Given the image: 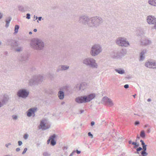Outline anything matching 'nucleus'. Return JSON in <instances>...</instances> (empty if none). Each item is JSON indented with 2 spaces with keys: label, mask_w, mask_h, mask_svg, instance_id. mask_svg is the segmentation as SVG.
<instances>
[{
  "label": "nucleus",
  "mask_w": 156,
  "mask_h": 156,
  "mask_svg": "<svg viewBox=\"0 0 156 156\" xmlns=\"http://www.w3.org/2000/svg\"><path fill=\"white\" fill-rule=\"evenodd\" d=\"M51 154L48 153L47 152H45L43 153V156H50Z\"/></svg>",
  "instance_id": "nucleus-39"
},
{
  "label": "nucleus",
  "mask_w": 156,
  "mask_h": 156,
  "mask_svg": "<svg viewBox=\"0 0 156 156\" xmlns=\"http://www.w3.org/2000/svg\"><path fill=\"white\" fill-rule=\"evenodd\" d=\"M11 145V143H8L7 144H5V146L7 148H9V146L10 145Z\"/></svg>",
  "instance_id": "nucleus-51"
},
{
  "label": "nucleus",
  "mask_w": 156,
  "mask_h": 156,
  "mask_svg": "<svg viewBox=\"0 0 156 156\" xmlns=\"http://www.w3.org/2000/svg\"><path fill=\"white\" fill-rule=\"evenodd\" d=\"M28 56L27 54H21L19 58V60L21 62L27 61L28 60Z\"/></svg>",
  "instance_id": "nucleus-17"
},
{
  "label": "nucleus",
  "mask_w": 156,
  "mask_h": 156,
  "mask_svg": "<svg viewBox=\"0 0 156 156\" xmlns=\"http://www.w3.org/2000/svg\"><path fill=\"white\" fill-rule=\"evenodd\" d=\"M80 84H78L76 85L74 87V89L76 91H78L81 90Z\"/></svg>",
  "instance_id": "nucleus-27"
},
{
  "label": "nucleus",
  "mask_w": 156,
  "mask_h": 156,
  "mask_svg": "<svg viewBox=\"0 0 156 156\" xmlns=\"http://www.w3.org/2000/svg\"><path fill=\"white\" fill-rule=\"evenodd\" d=\"M95 97V94L92 93L87 95L78 97L75 98V101L79 104L86 103L90 101L94 98Z\"/></svg>",
  "instance_id": "nucleus-3"
},
{
  "label": "nucleus",
  "mask_w": 156,
  "mask_h": 156,
  "mask_svg": "<svg viewBox=\"0 0 156 156\" xmlns=\"http://www.w3.org/2000/svg\"><path fill=\"white\" fill-rule=\"evenodd\" d=\"M152 63L153 62L148 61L145 63V66L147 67L152 68Z\"/></svg>",
  "instance_id": "nucleus-22"
},
{
  "label": "nucleus",
  "mask_w": 156,
  "mask_h": 156,
  "mask_svg": "<svg viewBox=\"0 0 156 156\" xmlns=\"http://www.w3.org/2000/svg\"><path fill=\"white\" fill-rule=\"evenodd\" d=\"M102 51V48L99 44H95L91 47L90 51V54L93 56L98 55Z\"/></svg>",
  "instance_id": "nucleus-6"
},
{
  "label": "nucleus",
  "mask_w": 156,
  "mask_h": 156,
  "mask_svg": "<svg viewBox=\"0 0 156 156\" xmlns=\"http://www.w3.org/2000/svg\"><path fill=\"white\" fill-rule=\"evenodd\" d=\"M79 22L83 24L87 25L89 27L97 28L103 23L104 20L99 16L89 18L87 16L83 15L80 17Z\"/></svg>",
  "instance_id": "nucleus-1"
},
{
  "label": "nucleus",
  "mask_w": 156,
  "mask_h": 156,
  "mask_svg": "<svg viewBox=\"0 0 156 156\" xmlns=\"http://www.w3.org/2000/svg\"><path fill=\"white\" fill-rule=\"evenodd\" d=\"M82 62L84 65L93 69H97L98 67V65L96 60L91 57L83 58Z\"/></svg>",
  "instance_id": "nucleus-4"
},
{
  "label": "nucleus",
  "mask_w": 156,
  "mask_h": 156,
  "mask_svg": "<svg viewBox=\"0 0 156 156\" xmlns=\"http://www.w3.org/2000/svg\"><path fill=\"white\" fill-rule=\"evenodd\" d=\"M101 103L109 107H112L114 105L112 100L106 96L103 98Z\"/></svg>",
  "instance_id": "nucleus-9"
},
{
  "label": "nucleus",
  "mask_w": 156,
  "mask_h": 156,
  "mask_svg": "<svg viewBox=\"0 0 156 156\" xmlns=\"http://www.w3.org/2000/svg\"><path fill=\"white\" fill-rule=\"evenodd\" d=\"M11 19L12 18L11 17H9L8 19L5 20L6 25L5 27L6 28L8 27L9 26V23L11 21Z\"/></svg>",
  "instance_id": "nucleus-25"
},
{
  "label": "nucleus",
  "mask_w": 156,
  "mask_h": 156,
  "mask_svg": "<svg viewBox=\"0 0 156 156\" xmlns=\"http://www.w3.org/2000/svg\"><path fill=\"white\" fill-rule=\"evenodd\" d=\"M151 99L150 98L148 99L147 100V101L148 102H150L151 101Z\"/></svg>",
  "instance_id": "nucleus-64"
},
{
  "label": "nucleus",
  "mask_w": 156,
  "mask_h": 156,
  "mask_svg": "<svg viewBox=\"0 0 156 156\" xmlns=\"http://www.w3.org/2000/svg\"><path fill=\"white\" fill-rule=\"evenodd\" d=\"M75 152H76V151L75 150L73 151L70 154L69 156H72L73 155L74 153Z\"/></svg>",
  "instance_id": "nucleus-55"
},
{
  "label": "nucleus",
  "mask_w": 156,
  "mask_h": 156,
  "mask_svg": "<svg viewBox=\"0 0 156 156\" xmlns=\"http://www.w3.org/2000/svg\"><path fill=\"white\" fill-rule=\"evenodd\" d=\"M30 45L31 48L34 50H41L44 48V44L42 40L36 38H33L31 40Z\"/></svg>",
  "instance_id": "nucleus-2"
},
{
  "label": "nucleus",
  "mask_w": 156,
  "mask_h": 156,
  "mask_svg": "<svg viewBox=\"0 0 156 156\" xmlns=\"http://www.w3.org/2000/svg\"><path fill=\"white\" fill-rule=\"evenodd\" d=\"M18 145L19 146H21L23 144L22 141L20 140H19L18 141Z\"/></svg>",
  "instance_id": "nucleus-48"
},
{
  "label": "nucleus",
  "mask_w": 156,
  "mask_h": 156,
  "mask_svg": "<svg viewBox=\"0 0 156 156\" xmlns=\"http://www.w3.org/2000/svg\"><path fill=\"white\" fill-rule=\"evenodd\" d=\"M118 52L117 50H115L112 52L111 54V57L114 58H118Z\"/></svg>",
  "instance_id": "nucleus-18"
},
{
  "label": "nucleus",
  "mask_w": 156,
  "mask_h": 156,
  "mask_svg": "<svg viewBox=\"0 0 156 156\" xmlns=\"http://www.w3.org/2000/svg\"><path fill=\"white\" fill-rule=\"evenodd\" d=\"M29 94V91L24 88L19 90L17 93V95L18 97L23 98H26L27 97Z\"/></svg>",
  "instance_id": "nucleus-8"
},
{
  "label": "nucleus",
  "mask_w": 156,
  "mask_h": 156,
  "mask_svg": "<svg viewBox=\"0 0 156 156\" xmlns=\"http://www.w3.org/2000/svg\"><path fill=\"white\" fill-rule=\"evenodd\" d=\"M81 90H84L87 87V85L86 83L83 82L80 84Z\"/></svg>",
  "instance_id": "nucleus-21"
},
{
  "label": "nucleus",
  "mask_w": 156,
  "mask_h": 156,
  "mask_svg": "<svg viewBox=\"0 0 156 156\" xmlns=\"http://www.w3.org/2000/svg\"><path fill=\"white\" fill-rule=\"evenodd\" d=\"M37 19H38V20H37V22L38 23V20L41 21V19H42V17H38L37 16H36V20Z\"/></svg>",
  "instance_id": "nucleus-49"
},
{
  "label": "nucleus",
  "mask_w": 156,
  "mask_h": 156,
  "mask_svg": "<svg viewBox=\"0 0 156 156\" xmlns=\"http://www.w3.org/2000/svg\"><path fill=\"white\" fill-rule=\"evenodd\" d=\"M3 14L1 12H0V20L2 18Z\"/></svg>",
  "instance_id": "nucleus-59"
},
{
  "label": "nucleus",
  "mask_w": 156,
  "mask_h": 156,
  "mask_svg": "<svg viewBox=\"0 0 156 156\" xmlns=\"http://www.w3.org/2000/svg\"><path fill=\"white\" fill-rule=\"evenodd\" d=\"M142 150V148L141 147H139L138 148H137L136 149V152L135 153H136L137 154H139V152L140 151Z\"/></svg>",
  "instance_id": "nucleus-35"
},
{
  "label": "nucleus",
  "mask_w": 156,
  "mask_h": 156,
  "mask_svg": "<svg viewBox=\"0 0 156 156\" xmlns=\"http://www.w3.org/2000/svg\"><path fill=\"white\" fill-rule=\"evenodd\" d=\"M128 143H129V144H132V141L131 140H129V141H128Z\"/></svg>",
  "instance_id": "nucleus-62"
},
{
  "label": "nucleus",
  "mask_w": 156,
  "mask_h": 156,
  "mask_svg": "<svg viewBox=\"0 0 156 156\" xmlns=\"http://www.w3.org/2000/svg\"><path fill=\"white\" fill-rule=\"evenodd\" d=\"M140 136L143 138H145L146 136V134L145 133V131L144 130H142L140 132Z\"/></svg>",
  "instance_id": "nucleus-29"
},
{
  "label": "nucleus",
  "mask_w": 156,
  "mask_h": 156,
  "mask_svg": "<svg viewBox=\"0 0 156 156\" xmlns=\"http://www.w3.org/2000/svg\"><path fill=\"white\" fill-rule=\"evenodd\" d=\"M43 76L40 75L33 76L28 82V84L32 86L35 84H37L41 83L43 80Z\"/></svg>",
  "instance_id": "nucleus-5"
},
{
  "label": "nucleus",
  "mask_w": 156,
  "mask_h": 156,
  "mask_svg": "<svg viewBox=\"0 0 156 156\" xmlns=\"http://www.w3.org/2000/svg\"><path fill=\"white\" fill-rule=\"evenodd\" d=\"M27 147H26L24 148L23 151L22 153V154H23L25 153H26V152L27 151Z\"/></svg>",
  "instance_id": "nucleus-43"
},
{
  "label": "nucleus",
  "mask_w": 156,
  "mask_h": 156,
  "mask_svg": "<svg viewBox=\"0 0 156 156\" xmlns=\"http://www.w3.org/2000/svg\"><path fill=\"white\" fill-rule=\"evenodd\" d=\"M147 51L146 49L141 50L140 54L139 61H143L145 59V57L144 55L147 53Z\"/></svg>",
  "instance_id": "nucleus-16"
},
{
  "label": "nucleus",
  "mask_w": 156,
  "mask_h": 156,
  "mask_svg": "<svg viewBox=\"0 0 156 156\" xmlns=\"http://www.w3.org/2000/svg\"><path fill=\"white\" fill-rule=\"evenodd\" d=\"M152 65L153 67L152 68L156 69V62H155L154 61H153Z\"/></svg>",
  "instance_id": "nucleus-40"
},
{
  "label": "nucleus",
  "mask_w": 156,
  "mask_h": 156,
  "mask_svg": "<svg viewBox=\"0 0 156 156\" xmlns=\"http://www.w3.org/2000/svg\"><path fill=\"white\" fill-rule=\"evenodd\" d=\"M62 71V66H59L57 68L56 70V72H59L60 71Z\"/></svg>",
  "instance_id": "nucleus-38"
},
{
  "label": "nucleus",
  "mask_w": 156,
  "mask_h": 156,
  "mask_svg": "<svg viewBox=\"0 0 156 156\" xmlns=\"http://www.w3.org/2000/svg\"><path fill=\"white\" fill-rule=\"evenodd\" d=\"M115 70L116 72L121 74H123L125 73L124 70L122 69H115Z\"/></svg>",
  "instance_id": "nucleus-24"
},
{
  "label": "nucleus",
  "mask_w": 156,
  "mask_h": 156,
  "mask_svg": "<svg viewBox=\"0 0 156 156\" xmlns=\"http://www.w3.org/2000/svg\"><path fill=\"white\" fill-rule=\"evenodd\" d=\"M95 122L94 121H92L91 122L90 125L91 126H93Z\"/></svg>",
  "instance_id": "nucleus-54"
},
{
  "label": "nucleus",
  "mask_w": 156,
  "mask_h": 156,
  "mask_svg": "<svg viewBox=\"0 0 156 156\" xmlns=\"http://www.w3.org/2000/svg\"><path fill=\"white\" fill-rule=\"evenodd\" d=\"M36 146L37 147H38L41 144V143H39V142H37L36 143Z\"/></svg>",
  "instance_id": "nucleus-58"
},
{
  "label": "nucleus",
  "mask_w": 156,
  "mask_h": 156,
  "mask_svg": "<svg viewBox=\"0 0 156 156\" xmlns=\"http://www.w3.org/2000/svg\"><path fill=\"white\" fill-rule=\"evenodd\" d=\"M28 137V135L27 134H26L24 135L23 136V138L25 139H27Z\"/></svg>",
  "instance_id": "nucleus-44"
},
{
  "label": "nucleus",
  "mask_w": 156,
  "mask_h": 156,
  "mask_svg": "<svg viewBox=\"0 0 156 156\" xmlns=\"http://www.w3.org/2000/svg\"><path fill=\"white\" fill-rule=\"evenodd\" d=\"M8 42L9 45L14 48H15L18 46L19 45L17 41H16L12 39H8Z\"/></svg>",
  "instance_id": "nucleus-13"
},
{
  "label": "nucleus",
  "mask_w": 156,
  "mask_h": 156,
  "mask_svg": "<svg viewBox=\"0 0 156 156\" xmlns=\"http://www.w3.org/2000/svg\"><path fill=\"white\" fill-rule=\"evenodd\" d=\"M20 27L18 25H16L15 27V32L14 34H16L18 32V30L19 28Z\"/></svg>",
  "instance_id": "nucleus-31"
},
{
  "label": "nucleus",
  "mask_w": 156,
  "mask_h": 156,
  "mask_svg": "<svg viewBox=\"0 0 156 156\" xmlns=\"http://www.w3.org/2000/svg\"><path fill=\"white\" fill-rule=\"evenodd\" d=\"M20 148H17L16 149V152H19L20 151Z\"/></svg>",
  "instance_id": "nucleus-57"
},
{
  "label": "nucleus",
  "mask_w": 156,
  "mask_h": 156,
  "mask_svg": "<svg viewBox=\"0 0 156 156\" xmlns=\"http://www.w3.org/2000/svg\"><path fill=\"white\" fill-rule=\"evenodd\" d=\"M151 131L150 129H148L147 130V133H150Z\"/></svg>",
  "instance_id": "nucleus-60"
},
{
  "label": "nucleus",
  "mask_w": 156,
  "mask_h": 156,
  "mask_svg": "<svg viewBox=\"0 0 156 156\" xmlns=\"http://www.w3.org/2000/svg\"><path fill=\"white\" fill-rule=\"evenodd\" d=\"M148 3L151 5L156 6V0H149Z\"/></svg>",
  "instance_id": "nucleus-23"
},
{
  "label": "nucleus",
  "mask_w": 156,
  "mask_h": 156,
  "mask_svg": "<svg viewBox=\"0 0 156 156\" xmlns=\"http://www.w3.org/2000/svg\"><path fill=\"white\" fill-rule=\"evenodd\" d=\"M141 43L142 45H147L150 44L151 43V41L145 39L144 40H142L141 41Z\"/></svg>",
  "instance_id": "nucleus-19"
},
{
  "label": "nucleus",
  "mask_w": 156,
  "mask_h": 156,
  "mask_svg": "<svg viewBox=\"0 0 156 156\" xmlns=\"http://www.w3.org/2000/svg\"><path fill=\"white\" fill-rule=\"evenodd\" d=\"M30 15L29 13H27L26 14V18L28 19H30Z\"/></svg>",
  "instance_id": "nucleus-45"
},
{
  "label": "nucleus",
  "mask_w": 156,
  "mask_h": 156,
  "mask_svg": "<svg viewBox=\"0 0 156 156\" xmlns=\"http://www.w3.org/2000/svg\"><path fill=\"white\" fill-rule=\"evenodd\" d=\"M147 22L148 24L156 25V18L154 16L152 15L148 16L147 18Z\"/></svg>",
  "instance_id": "nucleus-12"
},
{
  "label": "nucleus",
  "mask_w": 156,
  "mask_h": 156,
  "mask_svg": "<svg viewBox=\"0 0 156 156\" xmlns=\"http://www.w3.org/2000/svg\"><path fill=\"white\" fill-rule=\"evenodd\" d=\"M69 86H65L63 87L62 88V89L63 90H64L67 93H68L69 92Z\"/></svg>",
  "instance_id": "nucleus-26"
},
{
  "label": "nucleus",
  "mask_w": 156,
  "mask_h": 156,
  "mask_svg": "<svg viewBox=\"0 0 156 156\" xmlns=\"http://www.w3.org/2000/svg\"><path fill=\"white\" fill-rule=\"evenodd\" d=\"M88 135L91 138H93V135L91 134L90 132H89L88 133Z\"/></svg>",
  "instance_id": "nucleus-42"
},
{
  "label": "nucleus",
  "mask_w": 156,
  "mask_h": 156,
  "mask_svg": "<svg viewBox=\"0 0 156 156\" xmlns=\"http://www.w3.org/2000/svg\"><path fill=\"white\" fill-rule=\"evenodd\" d=\"M12 118L14 120H16L18 118L17 116L16 115H13Z\"/></svg>",
  "instance_id": "nucleus-47"
},
{
  "label": "nucleus",
  "mask_w": 156,
  "mask_h": 156,
  "mask_svg": "<svg viewBox=\"0 0 156 156\" xmlns=\"http://www.w3.org/2000/svg\"><path fill=\"white\" fill-rule=\"evenodd\" d=\"M84 111L83 110H81L80 111V113L82 114L84 112Z\"/></svg>",
  "instance_id": "nucleus-61"
},
{
  "label": "nucleus",
  "mask_w": 156,
  "mask_h": 156,
  "mask_svg": "<svg viewBox=\"0 0 156 156\" xmlns=\"http://www.w3.org/2000/svg\"><path fill=\"white\" fill-rule=\"evenodd\" d=\"M58 96L60 100L63 99L64 97V92L61 90H60L58 93Z\"/></svg>",
  "instance_id": "nucleus-20"
},
{
  "label": "nucleus",
  "mask_w": 156,
  "mask_h": 156,
  "mask_svg": "<svg viewBox=\"0 0 156 156\" xmlns=\"http://www.w3.org/2000/svg\"><path fill=\"white\" fill-rule=\"evenodd\" d=\"M56 141L54 140L51 141L50 144L51 145L54 146L56 144Z\"/></svg>",
  "instance_id": "nucleus-37"
},
{
  "label": "nucleus",
  "mask_w": 156,
  "mask_h": 156,
  "mask_svg": "<svg viewBox=\"0 0 156 156\" xmlns=\"http://www.w3.org/2000/svg\"><path fill=\"white\" fill-rule=\"evenodd\" d=\"M50 140H51L49 139L47 141V143L48 144H49Z\"/></svg>",
  "instance_id": "nucleus-63"
},
{
  "label": "nucleus",
  "mask_w": 156,
  "mask_h": 156,
  "mask_svg": "<svg viewBox=\"0 0 156 156\" xmlns=\"http://www.w3.org/2000/svg\"><path fill=\"white\" fill-rule=\"evenodd\" d=\"M118 52V58H121L122 57L124 56L126 53V51L125 49H121L119 50H117Z\"/></svg>",
  "instance_id": "nucleus-14"
},
{
  "label": "nucleus",
  "mask_w": 156,
  "mask_h": 156,
  "mask_svg": "<svg viewBox=\"0 0 156 156\" xmlns=\"http://www.w3.org/2000/svg\"><path fill=\"white\" fill-rule=\"evenodd\" d=\"M62 70H66L69 68V66L66 65H62Z\"/></svg>",
  "instance_id": "nucleus-33"
},
{
  "label": "nucleus",
  "mask_w": 156,
  "mask_h": 156,
  "mask_svg": "<svg viewBox=\"0 0 156 156\" xmlns=\"http://www.w3.org/2000/svg\"><path fill=\"white\" fill-rule=\"evenodd\" d=\"M141 154L142 156H146L148 155V153H147L146 151H141Z\"/></svg>",
  "instance_id": "nucleus-36"
},
{
  "label": "nucleus",
  "mask_w": 156,
  "mask_h": 156,
  "mask_svg": "<svg viewBox=\"0 0 156 156\" xmlns=\"http://www.w3.org/2000/svg\"><path fill=\"white\" fill-rule=\"evenodd\" d=\"M140 142H141V145H142V146H143V145H145L146 144H145L144 142V141L143 140H140Z\"/></svg>",
  "instance_id": "nucleus-50"
},
{
  "label": "nucleus",
  "mask_w": 156,
  "mask_h": 156,
  "mask_svg": "<svg viewBox=\"0 0 156 156\" xmlns=\"http://www.w3.org/2000/svg\"><path fill=\"white\" fill-rule=\"evenodd\" d=\"M56 137V135L55 134H53V135L51 136L49 138V139L51 140H55V138Z\"/></svg>",
  "instance_id": "nucleus-32"
},
{
  "label": "nucleus",
  "mask_w": 156,
  "mask_h": 156,
  "mask_svg": "<svg viewBox=\"0 0 156 156\" xmlns=\"http://www.w3.org/2000/svg\"><path fill=\"white\" fill-rule=\"evenodd\" d=\"M9 99V97L7 95L5 94L3 95L2 98L0 99V108L7 104Z\"/></svg>",
  "instance_id": "nucleus-10"
},
{
  "label": "nucleus",
  "mask_w": 156,
  "mask_h": 156,
  "mask_svg": "<svg viewBox=\"0 0 156 156\" xmlns=\"http://www.w3.org/2000/svg\"><path fill=\"white\" fill-rule=\"evenodd\" d=\"M76 152L77 154H79L81 153V151H78V150H76L75 151Z\"/></svg>",
  "instance_id": "nucleus-56"
},
{
  "label": "nucleus",
  "mask_w": 156,
  "mask_h": 156,
  "mask_svg": "<svg viewBox=\"0 0 156 156\" xmlns=\"http://www.w3.org/2000/svg\"><path fill=\"white\" fill-rule=\"evenodd\" d=\"M132 145H134L133 147L134 148H136L139 147V143H137V142H132Z\"/></svg>",
  "instance_id": "nucleus-28"
},
{
  "label": "nucleus",
  "mask_w": 156,
  "mask_h": 156,
  "mask_svg": "<svg viewBox=\"0 0 156 156\" xmlns=\"http://www.w3.org/2000/svg\"><path fill=\"white\" fill-rule=\"evenodd\" d=\"M124 87L126 89H127L129 87V85L128 84H126L124 85Z\"/></svg>",
  "instance_id": "nucleus-52"
},
{
  "label": "nucleus",
  "mask_w": 156,
  "mask_h": 156,
  "mask_svg": "<svg viewBox=\"0 0 156 156\" xmlns=\"http://www.w3.org/2000/svg\"><path fill=\"white\" fill-rule=\"evenodd\" d=\"M140 136H139V135L138 134L137 135V137H136V140L135 141L136 142H137V140H139L140 139Z\"/></svg>",
  "instance_id": "nucleus-53"
},
{
  "label": "nucleus",
  "mask_w": 156,
  "mask_h": 156,
  "mask_svg": "<svg viewBox=\"0 0 156 156\" xmlns=\"http://www.w3.org/2000/svg\"><path fill=\"white\" fill-rule=\"evenodd\" d=\"M140 124V122L138 121H136L134 122L135 126H137Z\"/></svg>",
  "instance_id": "nucleus-46"
},
{
  "label": "nucleus",
  "mask_w": 156,
  "mask_h": 156,
  "mask_svg": "<svg viewBox=\"0 0 156 156\" xmlns=\"http://www.w3.org/2000/svg\"><path fill=\"white\" fill-rule=\"evenodd\" d=\"M147 145H143L142 146V149H143V151H146L147 150Z\"/></svg>",
  "instance_id": "nucleus-41"
},
{
  "label": "nucleus",
  "mask_w": 156,
  "mask_h": 156,
  "mask_svg": "<svg viewBox=\"0 0 156 156\" xmlns=\"http://www.w3.org/2000/svg\"><path fill=\"white\" fill-rule=\"evenodd\" d=\"M23 49V48L21 47H18V48L15 49V51H16L19 52H20L21 51H22Z\"/></svg>",
  "instance_id": "nucleus-34"
},
{
  "label": "nucleus",
  "mask_w": 156,
  "mask_h": 156,
  "mask_svg": "<svg viewBox=\"0 0 156 156\" xmlns=\"http://www.w3.org/2000/svg\"><path fill=\"white\" fill-rule=\"evenodd\" d=\"M117 44L120 46L128 47L129 45V42L126 40V39L123 37H120L116 40Z\"/></svg>",
  "instance_id": "nucleus-7"
},
{
  "label": "nucleus",
  "mask_w": 156,
  "mask_h": 156,
  "mask_svg": "<svg viewBox=\"0 0 156 156\" xmlns=\"http://www.w3.org/2000/svg\"><path fill=\"white\" fill-rule=\"evenodd\" d=\"M48 120L46 119H43L41 121L40 123V126L42 130H46L50 127V125L46 124Z\"/></svg>",
  "instance_id": "nucleus-11"
},
{
  "label": "nucleus",
  "mask_w": 156,
  "mask_h": 156,
  "mask_svg": "<svg viewBox=\"0 0 156 156\" xmlns=\"http://www.w3.org/2000/svg\"><path fill=\"white\" fill-rule=\"evenodd\" d=\"M37 108H33L29 109L27 112V115L29 117L32 116L33 114H34V112L36 111Z\"/></svg>",
  "instance_id": "nucleus-15"
},
{
  "label": "nucleus",
  "mask_w": 156,
  "mask_h": 156,
  "mask_svg": "<svg viewBox=\"0 0 156 156\" xmlns=\"http://www.w3.org/2000/svg\"><path fill=\"white\" fill-rule=\"evenodd\" d=\"M19 10L22 12H24L25 11V10L24 7L22 6H19L18 7Z\"/></svg>",
  "instance_id": "nucleus-30"
}]
</instances>
